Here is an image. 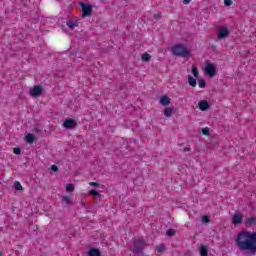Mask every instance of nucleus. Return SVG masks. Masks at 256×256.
<instances>
[{
	"instance_id": "nucleus-1",
	"label": "nucleus",
	"mask_w": 256,
	"mask_h": 256,
	"mask_svg": "<svg viewBox=\"0 0 256 256\" xmlns=\"http://www.w3.org/2000/svg\"><path fill=\"white\" fill-rule=\"evenodd\" d=\"M235 243L245 255H256V232L242 231L235 238Z\"/></svg>"
},
{
	"instance_id": "nucleus-2",
	"label": "nucleus",
	"mask_w": 256,
	"mask_h": 256,
	"mask_svg": "<svg viewBox=\"0 0 256 256\" xmlns=\"http://www.w3.org/2000/svg\"><path fill=\"white\" fill-rule=\"evenodd\" d=\"M171 52L173 55H175V57H189V55H191V52L184 44H176L172 46Z\"/></svg>"
},
{
	"instance_id": "nucleus-3",
	"label": "nucleus",
	"mask_w": 256,
	"mask_h": 256,
	"mask_svg": "<svg viewBox=\"0 0 256 256\" xmlns=\"http://www.w3.org/2000/svg\"><path fill=\"white\" fill-rule=\"evenodd\" d=\"M80 7L82 10V17H89L93 15V6H91V4L81 2Z\"/></svg>"
},
{
	"instance_id": "nucleus-4",
	"label": "nucleus",
	"mask_w": 256,
	"mask_h": 256,
	"mask_svg": "<svg viewBox=\"0 0 256 256\" xmlns=\"http://www.w3.org/2000/svg\"><path fill=\"white\" fill-rule=\"evenodd\" d=\"M147 243L144 240H136L134 242V250L133 253L135 255H140V253H143V249H145V246Z\"/></svg>"
},
{
	"instance_id": "nucleus-5",
	"label": "nucleus",
	"mask_w": 256,
	"mask_h": 256,
	"mask_svg": "<svg viewBox=\"0 0 256 256\" xmlns=\"http://www.w3.org/2000/svg\"><path fill=\"white\" fill-rule=\"evenodd\" d=\"M204 71L206 75H208V77H214L215 75H217V67H215V64L213 63H207Z\"/></svg>"
},
{
	"instance_id": "nucleus-6",
	"label": "nucleus",
	"mask_w": 256,
	"mask_h": 256,
	"mask_svg": "<svg viewBox=\"0 0 256 256\" xmlns=\"http://www.w3.org/2000/svg\"><path fill=\"white\" fill-rule=\"evenodd\" d=\"M62 126L64 129H75V127H77V121L68 118L63 122Z\"/></svg>"
},
{
	"instance_id": "nucleus-7",
	"label": "nucleus",
	"mask_w": 256,
	"mask_h": 256,
	"mask_svg": "<svg viewBox=\"0 0 256 256\" xmlns=\"http://www.w3.org/2000/svg\"><path fill=\"white\" fill-rule=\"evenodd\" d=\"M43 93V87L37 85L30 90L31 97H41Z\"/></svg>"
},
{
	"instance_id": "nucleus-8",
	"label": "nucleus",
	"mask_w": 256,
	"mask_h": 256,
	"mask_svg": "<svg viewBox=\"0 0 256 256\" xmlns=\"http://www.w3.org/2000/svg\"><path fill=\"white\" fill-rule=\"evenodd\" d=\"M243 223V215L242 214H234L232 216V224L233 225H241Z\"/></svg>"
},
{
	"instance_id": "nucleus-9",
	"label": "nucleus",
	"mask_w": 256,
	"mask_h": 256,
	"mask_svg": "<svg viewBox=\"0 0 256 256\" xmlns=\"http://www.w3.org/2000/svg\"><path fill=\"white\" fill-rule=\"evenodd\" d=\"M226 37H229V29L221 28L218 30V39H226Z\"/></svg>"
},
{
	"instance_id": "nucleus-10",
	"label": "nucleus",
	"mask_w": 256,
	"mask_h": 256,
	"mask_svg": "<svg viewBox=\"0 0 256 256\" xmlns=\"http://www.w3.org/2000/svg\"><path fill=\"white\" fill-rule=\"evenodd\" d=\"M160 105H162L163 107L171 105V99L169 98V96L163 95L162 97H160Z\"/></svg>"
},
{
	"instance_id": "nucleus-11",
	"label": "nucleus",
	"mask_w": 256,
	"mask_h": 256,
	"mask_svg": "<svg viewBox=\"0 0 256 256\" xmlns=\"http://www.w3.org/2000/svg\"><path fill=\"white\" fill-rule=\"evenodd\" d=\"M198 107L200 109V111H208L209 109V102L207 100H201L198 103Z\"/></svg>"
},
{
	"instance_id": "nucleus-12",
	"label": "nucleus",
	"mask_w": 256,
	"mask_h": 256,
	"mask_svg": "<svg viewBox=\"0 0 256 256\" xmlns=\"http://www.w3.org/2000/svg\"><path fill=\"white\" fill-rule=\"evenodd\" d=\"M245 227H255L256 226V217H249L244 222Z\"/></svg>"
},
{
	"instance_id": "nucleus-13",
	"label": "nucleus",
	"mask_w": 256,
	"mask_h": 256,
	"mask_svg": "<svg viewBox=\"0 0 256 256\" xmlns=\"http://www.w3.org/2000/svg\"><path fill=\"white\" fill-rule=\"evenodd\" d=\"M87 255L88 256H101V250H99L95 247H92L88 250Z\"/></svg>"
},
{
	"instance_id": "nucleus-14",
	"label": "nucleus",
	"mask_w": 256,
	"mask_h": 256,
	"mask_svg": "<svg viewBox=\"0 0 256 256\" xmlns=\"http://www.w3.org/2000/svg\"><path fill=\"white\" fill-rule=\"evenodd\" d=\"M188 85H190V87H197V79L193 78L191 75H188Z\"/></svg>"
},
{
	"instance_id": "nucleus-15",
	"label": "nucleus",
	"mask_w": 256,
	"mask_h": 256,
	"mask_svg": "<svg viewBox=\"0 0 256 256\" xmlns=\"http://www.w3.org/2000/svg\"><path fill=\"white\" fill-rule=\"evenodd\" d=\"M200 256H209V248L207 246H200Z\"/></svg>"
},
{
	"instance_id": "nucleus-16",
	"label": "nucleus",
	"mask_w": 256,
	"mask_h": 256,
	"mask_svg": "<svg viewBox=\"0 0 256 256\" xmlns=\"http://www.w3.org/2000/svg\"><path fill=\"white\" fill-rule=\"evenodd\" d=\"M164 115L165 117L169 118V117H173V108H165L164 110Z\"/></svg>"
},
{
	"instance_id": "nucleus-17",
	"label": "nucleus",
	"mask_w": 256,
	"mask_h": 256,
	"mask_svg": "<svg viewBox=\"0 0 256 256\" xmlns=\"http://www.w3.org/2000/svg\"><path fill=\"white\" fill-rule=\"evenodd\" d=\"M142 61H144V63L151 61V54L149 53L142 54Z\"/></svg>"
},
{
	"instance_id": "nucleus-18",
	"label": "nucleus",
	"mask_w": 256,
	"mask_h": 256,
	"mask_svg": "<svg viewBox=\"0 0 256 256\" xmlns=\"http://www.w3.org/2000/svg\"><path fill=\"white\" fill-rule=\"evenodd\" d=\"M66 191H68V193H73V191H75V184L73 183L67 184Z\"/></svg>"
},
{
	"instance_id": "nucleus-19",
	"label": "nucleus",
	"mask_w": 256,
	"mask_h": 256,
	"mask_svg": "<svg viewBox=\"0 0 256 256\" xmlns=\"http://www.w3.org/2000/svg\"><path fill=\"white\" fill-rule=\"evenodd\" d=\"M14 187L16 191H23V186L21 185V182L15 181L14 182Z\"/></svg>"
},
{
	"instance_id": "nucleus-20",
	"label": "nucleus",
	"mask_w": 256,
	"mask_h": 256,
	"mask_svg": "<svg viewBox=\"0 0 256 256\" xmlns=\"http://www.w3.org/2000/svg\"><path fill=\"white\" fill-rule=\"evenodd\" d=\"M66 25H67V27H69V29H75L77 27L78 23L77 22H73V21H68L66 23Z\"/></svg>"
},
{
	"instance_id": "nucleus-21",
	"label": "nucleus",
	"mask_w": 256,
	"mask_h": 256,
	"mask_svg": "<svg viewBox=\"0 0 256 256\" xmlns=\"http://www.w3.org/2000/svg\"><path fill=\"white\" fill-rule=\"evenodd\" d=\"M26 141L28 143H33L35 141V135L34 134H28L26 135Z\"/></svg>"
},
{
	"instance_id": "nucleus-22",
	"label": "nucleus",
	"mask_w": 256,
	"mask_h": 256,
	"mask_svg": "<svg viewBox=\"0 0 256 256\" xmlns=\"http://www.w3.org/2000/svg\"><path fill=\"white\" fill-rule=\"evenodd\" d=\"M62 201H63V203H66V205H71V203H73V201L71 200V198L69 196H63Z\"/></svg>"
},
{
	"instance_id": "nucleus-23",
	"label": "nucleus",
	"mask_w": 256,
	"mask_h": 256,
	"mask_svg": "<svg viewBox=\"0 0 256 256\" xmlns=\"http://www.w3.org/2000/svg\"><path fill=\"white\" fill-rule=\"evenodd\" d=\"M192 74L196 79H199V70L197 69V66L192 67Z\"/></svg>"
},
{
	"instance_id": "nucleus-24",
	"label": "nucleus",
	"mask_w": 256,
	"mask_h": 256,
	"mask_svg": "<svg viewBox=\"0 0 256 256\" xmlns=\"http://www.w3.org/2000/svg\"><path fill=\"white\" fill-rule=\"evenodd\" d=\"M198 85H199L200 89H205V87H207V82H205V80H203V79H199Z\"/></svg>"
},
{
	"instance_id": "nucleus-25",
	"label": "nucleus",
	"mask_w": 256,
	"mask_h": 256,
	"mask_svg": "<svg viewBox=\"0 0 256 256\" xmlns=\"http://www.w3.org/2000/svg\"><path fill=\"white\" fill-rule=\"evenodd\" d=\"M156 251H158V253H163V251H165V245L160 244L156 246Z\"/></svg>"
},
{
	"instance_id": "nucleus-26",
	"label": "nucleus",
	"mask_w": 256,
	"mask_h": 256,
	"mask_svg": "<svg viewBox=\"0 0 256 256\" xmlns=\"http://www.w3.org/2000/svg\"><path fill=\"white\" fill-rule=\"evenodd\" d=\"M166 235L168 237H173L175 235V230L174 229H169L166 231Z\"/></svg>"
},
{
	"instance_id": "nucleus-27",
	"label": "nucleus",
	"mask_w": 256,
	"mask_h": 256,
	"mask_svg": "<svg viewBox=\"0 0 256 256\" xmlns=\"http://www.w3.org/2000/svg\"><path fill=\"white\" fill-rule=\"evenodd\" d=\"M202 223H211V219H209V216L204 215L202 217Z\"/></svg>"
},
{
	"instance_id": "nucleus-28",
	"label": "nucleus",
	"mask_w": 256,
	"mask_h": 256,
	"mask_svg": "<svg viewBox=\"0 0 256 256\" xmlns=\"http://www.w3.org/2000/svg\"><path fill=\"white\" fill-rule=\"evenodd\" d=\"M90 195L92 197H99L101 194H99V192H97V190H91Z\"/></svg>"
},
{
	"instance_id": "nucleus-29",
	"label": "nucleus",
	"mask_w": 256,
	"mask_h": 256,
	"mask_svg": "<svg viewBox=\"0 0 256 256\" xmlns=\"http://www.w3.org/2000/svg\"><path fill=\"white\" fill-rule=\"evenodd\" d=\"M224 5H225V7H231L233 5V1L232 0H224Z\"/></svg>"
},
{
	"instance_id": "nucleus-30",
	"label": "nucleus",
	"mask_w": 256,
	"mask_h": 256,
	"mask_svg": "<svg viewBox=\"0 0 256 256\" xmlns=\"http://www.w3.org/2000/svg\"><path fill=\"white\" fill-rule=\"evenodd\" d=\"M13 153H14L15 155H21V148L15 147V148L13 149Z\"/></svg>"
},
{
	"instance_id": "nucleus-31",
	"label": "nucleus",
	"mask_w": 256,
	"mask_h": 256,
	"mask_svg": "<svg viewBox=\"0 0 256 256\" xmlns=\"http://www.w3.org/2000/svg\"><path fill=\"white\" fill-rule=\"evenodd\" d=\"M51 171H53V173H59V167H57V165H52Z\"/></svg>"
},
{
	"instance_id": "nucleus-32",
	"label": "nucleus",
	"mask_w": 256,
	"mask_h": 256,
	"mask_svg": "<svg viewBox=\"0 0 256 256\" xmlns=\"http://www.w3.org/2000/svg\"><path fill=\"white\" fill-rule=\"evenodd\" d=\"M202 135H209V128L208 127H205L202 129Z\"/></svg>"
},
{
	"instance_id": "nucleus-33",
	"label": "nucleus",
	"mask_w": 256,
	"mask_h": 256,
	"mask_svg": "<svg viewBox=\"0 0 256 256\" xmlns=\"http://www.w3.org/2000/svg\"><path fill=\"white\" fill-rule=\"evenodd\" d=\"M90 187H99V183H97V182H90Z\"/></svg>"
},
{
	"instance_id": "nucleus-34",
	"label": "nucleus",
	"mask_w": 256,
	"mask_h": 256,
	"mask_svg": "<svg viewBox=\"0 0 256 256\" xmlns=\"http://www.w3.org/2000/svg\"><path fill=\"white\" fill-rule=\"evenodd\" d=\"M154 19H161V14L160 13L154 14Z\"/></svg>"
},
{
	"instance_id": "nucleus-35",
	"label": "nucleus",
	"mask_w": 256,
	"mask_h": 256,
	"mask_svg": "<svg viewBox=\"0 0 256 256\" xmlns=\"http://www.w3.org/2000/svg\"><path fill=\"white\" fill-rule=\"evenodd\" d=\"M189 3H191V0H183L184 5H189Z\"/></svg>"
},
{
	"instance_id": "nucleus-36",
	"label": "nucleus",
	"mask_w": 256,
	"mask_h": 256,
	"mask_svg": "<svg viewBox=\"0 0 256 256\" xmlns=\"http://www.w3.org/2000/svg\"><path fill=\"white\" fill-rule=\"evenodd\" d=\"M183 151H184V153H187V151H191V148H190V147H185V148L183 149Z\"/></svg>"
},
{
	"instance_id": "nucleus-37",
	"label": "nucleus",
	"mask_w": 256,
	"mask_h": 256,
	"mask_svg": "<svg viewBox=\"0 0 256 256\" xmlns=\"http://www.w3.org/2000/svg\"><path fill=\"white\" fill-rule=\"evenodd\" d=\"M0 256H3V252H0Z\"/></svg>"
}]
</instances>
